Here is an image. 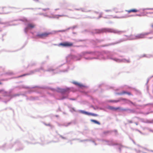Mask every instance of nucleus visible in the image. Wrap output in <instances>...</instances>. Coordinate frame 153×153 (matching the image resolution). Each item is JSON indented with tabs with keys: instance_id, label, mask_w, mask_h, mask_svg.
Wrapping results in <instances>:
<instances>
[{
	"instance_id": "obj_1",
	"label": "nucleus",
	"mask_w": 153,
	"mask_h": 153,
	"mask_svg": "<svg viewBox=\"0 0 153 153\" xmlns=\"http://www.w3.org/2000/svg\"><path fill=\"white\" fill-rule=\"evenodd\" d=\"M52 34V33L50 32H45L42 33L37 34L36 36L39 38L41 39H45L48 36Z\"/></svg>"
},
{
	"instance_id": "obj_2",
	"label": "nucleus",
	"mask_w": 153,
	"mask_h": 153,
	"mask_svg": "<svg viewBox=\"0 0 153 153\" xmlns=\"http://www.w3.org/2000/svg\"><path fill=\"white\" fill-rule=\"evenodd\" d=\"M121 100L124 101L125 102V103H128L129 102L132 104H133V103L130 100L123 98H120L118 100H108V102H110L117 103L120 102Z\"/></svg>"
},
{
	"instance_id": "obj_3",
	"label": "nucleus",
	"mask_w": 153,
	"mask_h": 153,
	"mask_svg": "<svg viewBox=\"0 0 153 153\" xmlns=\"http://www.w3.org/2000/svg\"><path fill=\"white\" fill-rule=\"evenodd\" d=\"M73 44L72 42H65L63 43H60L59 44V45L65 47H69L72 46Z\"/></svg>"
},
{
	"instance_id": "obj_4",
	"label": "nucleus",
	"mask_w": 153,
	"mask_h": 153,
	"mask_svg": "<svg viewBox=\"0 0 153 153\" xmlns=\"http://www.w3.org/2000/svg\"><path fill=\"white\" fill-rule=\"evenodd\" d=\"M35 26V25L31 23L28 24L27 27H26L25 29V31L26 33H27L28 31V29H31L33 28H34Z\"/></svg>"
},
{
	"instance_id": "obj_5",
	"label": "nucleus",
	"mask_w": 153,
	"mask_h": 153,
	"mask_svg": "<svg viewBox=\"0 0 153 153\" xmlns=\"http://www.w3.org/2000/svg\"><path fill=\"white\" fill-rule=\"evenodd\" d=\"M149 34V33H141L138 35L136 37L138 39L144 38L145 36Z\"/></svg>"
},
{
	"instance_id": "obj_6",
	"label": "nucleus",
	"mask_w": 153,
	"mask_h": 153,
	"mask_svg": "<svg viewBox=\"0 0 153 153\" xmlns=\"http://www.w3.org/2000/svg\"><path fill=\"white\" fill-rule=\"evenodd\" d=\"M81 112L84 114H85L88 115H91L93 116H95V117H97L98 116V115L97 114H94V113H90L89 112H87L82 111H81Z\"/></svg>"
},
{
	"instance_id": "obj_7",
	"label": "nucleus",
	"mask_w": 153,
	"mask_h": 153,
	"mask_svg": "<svg viewBox=\"0 0 153 153\" xmlns=\"http://www.w3.org/2000/svg\"><path fill=\"white\" fill-rule=\"evenodd\" d=\"M125 94H127L129 95H132V94L130 92H127L125 91H123L120 93H116V94L118 95H122Z\"/></svg>"
},
{
	"instance_id": "obj_8",
	"label": "nucleus",
	"mask_w": 153,
	"mask_h": 153,
	"mask_svg": "<svg viewBox=\"0 0 153 153\" xmlns=\"http://www.w3.org/2000/svg\"><path fill=\"white\" fill-rule=\"evenodd\" d=\"M126 11L128 12V13H136L139 11V10L136 9H132L129 10H126Z\"/></svg>"
},
{
	"instance_id": "obj_9",
	"label": "nucleus",
	"mask_w": 153,
	"mask_h": 153,
	"mask_svg": "<svg viewBox=\"0 0 153 153\" xmlns=\"http://www.w3.org/2000/svg\"><path fill=\"white\" fill-rule=\"evenodd\" d=\"M109 109L112 110H117L118 109H120V108L119 107H117V108H115L113 107L112 106H109Z\"/></svg>"
},
{
	"instance_id": "obj_10",
	"label": "nucleus",
	"mask_w": 153,
	"mask_h": 153,
	"mask_svg": "<svg viewBox=\"0 0 153 153\" xmlns=\"http://www.w3.org/2000/svg\"><path fill=\"white\" fill-rule=\"evenodd\" d=\"M105 31V30L103 29H98L96 30V33H101L104 32Z\"/></svg>"
},
{
	"instance_id": "obj_11",
	"label": "nucleus",
	"mask_w": 153,
	"mask_h": 153,
	"mask_svg": "<svg viewBox=\"0 0 153 153\" xmlns=\"http://www.w3.org/2000/svg\"><path fill=\"white\" fill-rule=\"evenodd\" d=\"M74 83L76 85L78 86H79L80 87H82L83 86V85H82V84H81L77 82H74Z\"/></svg>"
},
{
	"instance_id": "obj_12",
	"label": "nucleus",
	"mask_w": 153,
	"mask_h": 153,
	"mask_svg": "<svg viewBox=\"0 0 153 153\" xmlns=\"http://www.w3.org/2000/svg\"><path fill=\"white\" fill-rule=\"evenodd\" d=\"M91 121L92 122H94L95 123L97 124H99V125L100 124V123L99 122L96 121V120H91Z\"/></svg>"
},
{
	"instance_id": "obj_13",
	"label": "nucleus",
	"mask_w": 153,
	"mask_h": 153,
	"mask_svg": "<svg viewBox=\"0 0 153 153\" xmlns=\"http://www.w3.org/2000/svg\"><path fill=\"white\" fill-rule=\"evenodd\" d=\"M29 74H23V75H21L19 76L18 77H22V76H26V75H28Z\"/></svg>"
},
{
	"instance_id": "obj_14",
	"label": "nucleus",
	"mask_w": 153,
	"mask_h": 153,
	"mask_svg": "<svg viewBox=\"0 0 153 153\" xmlns=\"http://www.w3.org/2000/svg\"><path fill=\"white\" fill-rule=\"evenodd\" d=\"M122 31H116L115 32V33H120V32H122Z\"/></svg>"
},
{
	"instance_id": "obj_15",
	"label": "nucleus",
	"mask_w": 153,
	"mask_h": 153,
	"mask_svg": "<svg viewBox=\"0 0 153 153\" xmlns=\"http://www.w3.org/2000/svg\"><path fill=\"white\" fill-rule=\"evenodd\" d=\"M151 26L152 28H153V23H152L151 24Z\"/></svg>"
},
{
	"instance_id": "obj_16",
	"label": "nucleus",
	"mask_w": 153,
	"mask_h": 153,
	"mask_svg": "<svg viewBox=\"0 0 153 153\" xmlns=\"http://www.w3.org/2000/svg\"><path fill=\"white\" fill-rule=\"evenodd\" d=\"M58 16H60V17H62V16H64V15H58Z\"/></svg>"
},
{
	"instance_id": "obj_17",
	"label": "nucleus",
	"mask_w": 153,
	"mask_h": 153,
	"mask_svg": "<svg viewBox=\"0 0 153 153\" xmlns=\"http://www.w3.org/2000/svg\"><path fill=\"white\" fill-rule=\"evenodd\" d=\"M3 23L1 22V20L0 19V24H2Z\"/></svg>"
},
{
	"instance_id": "obj_18",
	"label": "nucleus",
	"mask_w": 153,
	"mask_h": 153,
	"mask_svg": "<svg viewBox=\"0 0 153 153\" xmlns=\"http://www.w3.org/2000/svg\"><path fill=\"white\" fill-rule=\"evenodd\" d=\"M64 31V30H59L58 31H57V32H63V31Z\"/></svg>"
},
{
	"instance_id": "obj_19",
	"label": "nucleus",
	"mask_w": 153,
	"mask_h": 153,
	"mask_svg": "<svg viewBox=\"0 0 153 153\" xmlns=\"http://www.w3.org/2000/svg\"><path fill=\"white\" fill-rule=\"evenodd\" d=\"M152 16L153 17V13H152Z\"/></svg>"
},
{
	"instance_id": "obj_20",
	"label": "nucleus",
	"mask_w": 153,
	"mask_h": 153,
	"mask_svg": "<svg viewBox=\"0 0 153 153\" xmlns=\"http://www.w3.org/2000/svg\"><path fill=\"white\" fill-rule=\"evenodd\" d=\"M2 84V83L1 82H0V85H1Z\"/></svg>"
},
{
	"instance_id": "obj_21",
	"label": "nucleus",
	"mask_w": 153,
	"mask_h": 153,
	"mask_svg": "<svg viewBox=\"0 0 153 153\" xmlns=\"http://www.w3.org/2000/svg\"><path fill=\"white\" fill-rule=\"evenodd\" d=\"M130 123H132V121H130Z\"/></svg>"
},
{
	"instance_id": "obj_22",
	"label": "nucleus",
	"mask_w": 153,
	"mask_h": 153,
	"mask_svg": "<svg viewBox=\"0 0 153 153\" xmlns=\"http://www.w3.org/2000/svg\"><path fill=\"white\" fill-rule=\"evenodd\" d=\"M138 16H140V15H137Z\"/></svg>"
},
{
	"instance_id": "obj_23",
	"label": "nucleus",
	"mask_w": 153,
	"mask_h": 153,
	"mask_svg": "<svg viewBox=\"0 0 153 153\" xmlns=\"http://www.w3.org/2000/svg\"><path fill=\"white\" fill-rule=\"evenodd\" d=\"M72 100H74V99H72Z\"/></svg>"
}]
</instances>
